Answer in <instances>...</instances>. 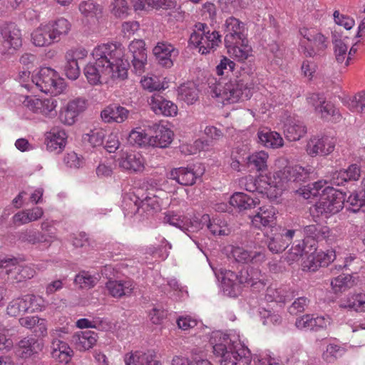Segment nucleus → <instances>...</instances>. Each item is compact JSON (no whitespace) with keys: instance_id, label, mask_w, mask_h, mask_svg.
<instances>
[{"instance_id":"nucleus-1","label":"nucleus","mask_w":365,"mask_h":365,"mask_svg":"<svg viewBox=\"0 0 365 365\" xmlns=\"http://www.w3.org/2000/svg\"><path fill=\"white\" fill-rule=\"evenodd\" d=\"M92 56L95 63H89L84 68V75L91 85L101 83L103 76L123 80L128 76L129 63L123 59L121 48L114 43H104L96 46Z\"/></svg>"},{"instance_id":"nucleus-2","label":"nucleus","mask_w":365,"mask_h":365,"mask_svg":"<svg viewBox=\"0 0 365 365\" xmlns=\"http://www.w3.org/2000/svg\"><path fill=\"white\" fill-rule=\"evenodd\" d=\"M241 70L240 76L230 78L227 81L221 78L216 83V80L212 79L209 82L211 96L219 98L224 104L236 103L242 97L250 98L255 86L254 73L252 68L241 67Z\"/></svg>"},{"instance_id":"nucleus-3","label":"nucleus","mask_w":365,"mask_h":365,"mask_svg":"<svg viewBox=\"0 0 365 365\" xmlns=\"http://www.w3.org/2000/svg\"><path fill=\"white\" fill-rule=\"evenodd\" d=\"M213 353L220 365H250L251 355L248 349L240 343L232 342L229 336L214 332L210 340Z\"/></svg>"},{"instance_id":"nucleus-4","label":"nucleus","mask_w":365,"mask_h":365,"mask_svg":"<svg viewBox=\"0 0 365 365\" xmlns=\"http://www.w3.org/2000/svg\"><path fill=\"white\" fill-rule=\"evenodd\" d=\"M222 280V290L225 294L236 297L242 292V287H251L256 291L262 289L266 283L259 269L248 267L239 274L231 270H225Z\"/></svg>"},{"instance_id":"nucleus-5","label":"nucleus","mask_w":365,"mask_h":365,"mask_svg":"<svg viewBox=\"0 0 365 365\" xmlns=\"http://www.w3.org/2000/svg\"><path fill=\"white\" fill-rule=\"evenodd\" d=\"M0 275L4 280L12 282H21L34 277V270L29 267L19 264L18 258L5 256L0 258Z\"/></svg>"},{"instance_id":"nucleus-6","label":"nucleus","mask_w":365,"mask_h":365,"mask_svg":"<svg viewBox=\"0 0 365 365\" xmlns=\"http://www.w3.org/2000/svg\"><path fill=\"white\" fill-rule=\"evenodd\" d=\"M31 83L35 84L41 91L57 96L65 88L63 80L57 72L48 67L41 68L38 73L32 77Z\"/></svg>"},{"instance_id":"nucleus-7","label":"nucleus","mask_w":365,"mask_h":365,"mask_svg":"<svg viewBox=\"0 0 365 365\" xmlns=\"http://www.w3.org/2000/svg\"><path fill=\"white\" fill-rule=\"evenodd\" d=\"M345 197L341 192L327 186L322 190L319 201L316 203V210L321 215H334L344 207Z\"/></svg>"},{"instance_id":"nucleus-8","label":"nucleus","mask_w":365,"mask_h":365,"mask_svg":"<svg viewBox=\"0 0 365 365\" xmlns=\"http://www.w3.org/2000/svg\"><path fill=\"white\" fill-rule=\"evenodd\" d=\"M313 170L311 167L304 168L299 165L286 166L282 170L276 173L275 178L284 182H306L313 175Z\"/></svg>"},{"instance_id":"nucleus-9","label":"nucleus","mask_w":365,"mask_h":365,"mask_svg":"<svg viewBox=\"0 0 365 365\" xmlns=\"http://www.w3.org/2000/svg\"><path fill=\"white\" fill-rule=\"evenodd\" d=\"M252 225L259 230L265 227H273L276 225V213L273 207H256L254 211L248 214Z\"/></svg>"},{"instance_id":"nucleus-10","label":"nucleus","mask_w":365,"mask_h":365,"mask_svg":"<svg viewBox=\"0 0 365 365\" xmlns=\"http://www.w3.org/2000/svg\"><path fill=\"white\" fill-rule=\"evenodd\" d=\"M244 31V24L239 19L233 16L227 19L224 24L225 46L242 42V39L246 38Z\"/></svg>"},{"instance_id":"nucleus-11","label":"nucleus","mask_w":365,"mask_h":365,"mask_svg":"<svg viewBox=\"0 0 365 365\" xmlns=\"http://www.w3.org/2000/svg\"><path fill=\"white\" fill-rule=\"evenodd\" d=\"M335 147V140L329 136L312 137L307 144L306 150L309 155H327L331 153Z\"/></svg>"},{"instance_id":"nucleus-12","label":"nucleus","mask_w":365,"mask_h":365,"mask_svg":"<svg viewBox=\"0 0 365 365\" xmlns=\"http://www.w3.org/2000/svg\"><path fill=\"white\" fill-rule=\"evenodd\" d=\"M24 105L34 113H41L43 115H55V108L57 106V100L53 98L39 99L36 98L26 97Z\"/></svg>"},{"instance_id":"nucleus-13","label":"nucleus","mask_w":365,"mask_h":365,"mask_svg":"<svg viewBox=\"0 0 365 365\" xmlns=\"http://www.w3.org/2000/svg\"><path fill=\"white\" fill-rule=\"evenodd\" d=\"M86 107L87 101L84 98H77L70 101L64 110L60 112V120L66 125L74 124L78 116L86 109Z\"/></svg>"},{"instance_id":"nucleus-14","label":"nucleus","mask_w":365,"mask_h":365,"mask_svg":"<svg viewBox=\"0 0 365 365\" xmlns=\"http://www.w3.org/2000/svg\"><path fill=\"white\" fill-rule=\"evenodd\" d=\"M88 55V51L84 48L70 50L65 56L66 63L64 72L68 78L76 80L80 75L78 60L83 59Z\"/></svg>"},{"instance_id":"nucleus-15","label":"nucleus","mask_w":365,"mask_h":365,"mask_svg":"<svg viewBox=\"0 0 365 365\" xmlns=\"http://www.w3.org/2000/svg\"><path fill=\"white\" fill-rule=\"evenodd\" d=\"M131 55V62L135 72L141 74L144 72L147 63V51L143 40H134L128 46Z\"/></svg>"},{"instance_id":"nucleus-16","label":"nucleus","mask_w":365,"mask_h":365,"mask_svg":"<svg viewBox=\"0 0 365 365\" xmlns=\"http://www.w3.org/2000/svg\"><path fill=\"white\" fill-rule=\"evenodd\" d=\"M67 135L65 130L58 127H55L46 134L45 143L46 148L50 152L59 153L66 144Z\"/></svg>"},{"instance_id":"nucleus-17","label":"nucleus","mask_w":365,"mask_h":365,"mask_svg":"<svg viewBox=\"0 0 365 365\" xmlns=\"http://www.w3.org/2000/svg\"><path fill=\"white\" fill-rule=\"evenodd\" d=\"M231 257L238 263H258L265 260V254L262 251H249L242 247H230Z\"/></svg>"},{"instance_id":"nucleus-18","label":"nucleus","mask_w":365,"mask_h":365,"mask_svg":"<svg viewBox=\"0 0 365 365\" xmlns=\"http://www.w3.org/2000/svg\"><path fill=\"white\" fill-rule=\"evenodd\" d=\"M106 287L112 297L121 298L130 296L135 287V284L131 279H110L106 282Z\"/></svg>"},{"instance_id":"nucleus-19","label":"nucleus","mask_w":365,"mask_h":365,"mask_svg":"<svg viewBox=\"0 0 365 365\" xmlns=\"http://www.w3.org/2000/svg\"><path fill=\"white\" fill-rule=\"evenodd\" d=\"M307 132V126L303 121L297 118L290 116L284 123V133L286 138L290 141L300 140Z\"/></svg>"},{"instance_id":"nucleus-20","label":"nucleus","mask_w":365,"mask_h":365,"mask_svg":"<svg viewBox=\"0 0 365 365\" xmlns=\"http://www.w3.org/2000/svg\"><path fill=\"white\" fill-rule=\"evenodd\" d=\"M151 109L156 114L173 116L177 114L178 107L173 102L165 100L162 96L155 94L148 101Z\"/></svg>"},{"instance_id":"nucleus-21","label":"nucleus","mask_w":365,"mask_h":365,"mask_svg":"<svg viewBox=\"0 0 365 365\" xmlns=\"http://www.w3.org/2000/svg\"><path fill=\"white\" fill-rule=\"evenodd\" d=\"M153 53L159 64L165 68H170L173 64L172 57L177 56L178 51L171 44L158 43L153 48Z\"/></svg>"},{"instance_id":"nucleus-22","label":"nucleus","mask_w":365,"mask_h":365,"mask_svg":"<svg viewBox=\"0 0 365 365\" xmlns=\"http://www.w3.org/2000/svg\"><path fill=\"white\" fill-rule=\"evenodd\" d=\"M168 178L176 181L180 185L190 186L195 183L198 175L191 168L180 167L172 169L168 174Z\"/></svg>"},{"instance_id":"nucleus-23","label":"nucleus","mask_w":365,"mask_h":365,"mask_svg":"<svg viewBox=\"0 0 365 365\" xmlns=\"http://www.w3.org/2000/svg\"><path fill=\"white\" fill-rule=\"evenodd\" d=\"M303 232L307 242L309 243L311 240V245H314L316 247V242L326 240L329 236L330 230L327 226L314 223L303 226Z\"/></svg>"},{"instance_id":"nucleus-24","label":"nucleus","mask_w":365,"mask_h":365,"mask_svg":"<svg viewBox=\"0 0 365 365\" xmlns=\"http://www.w3.org/2000/svg\"><path fill=\"white\" fill-rule=\"evenodd\" d=\"M0 33L9 46L17 48L21 45V32L14 23H5L0 28Z\"/></svg>"},{"instance_id":"nucleus-25","label":"nucleus","mask_w":365,"mask_h":365,"mask_svg":"<svg viewBox=\"0 0 365 365\" xmlns=\"http://www.w3.org/2000/svg\"><path fill=\"white\" fill-rule=\"evenodd\" d=\"M51 233H43L36 230H26L19 235V240L33 245H43L48 247L51 245Z\"/></svg>"},{"instance_id":"nucleus-26","label":"nucleus","mask_w":365,"mask_h":365,"mask_svg":"<svg viewBox=\"0 0 365 365\" xmlns=\"http://www.w3.org/2000/svg\"><path fill=\"white\" fill-rule=\"evenodd\" d=\"M124 361L126 365H161L153 351L128 354Z\"/></svg>"},{"instance_id":"nucleus-27","label":"nucleus","mask_w":365,"mask_h":365,"mask_svg":"<svg viewBox=\"0 0 365 365\" xmlns=\"http://www.w3.org/2000/svg\"><path fill=\"white\" fill-rule=\"evenodd\" d=\"M128 114L129 110L125 108L118 104H112L101 111V116L106 123H120L128 118Z\"/></svg>"},{"instance_id":"nucleus-28","label":"nucleus","mask_w":365,"mask_h":365,"mask_svg":"<svg viewBox=\"0 0 365 365\" xmlns=\"http://www.w3.org/2000/svg\"><path fill=\"white\" fill-rule=\"evenodd\" d=\"M97 336L93 331H81L72 336L71 341L78 350L82 351L92 348L97 341Z\"/></svg>"},{"instance_id":"nucleus-29","label":"nucleus","mask_w":365,"mask_h":365,"mask_svg":"<svg viewBox=\"0 0 365 365\" xmlns=\"http://www.w3.org/2000/svg\"><path fill=\"white\" fill-rule=\"evenodd\" d=\"M144 163L143 157L138 153H127L119 160V166L130 173L142 172Z\"/></svg>"},{"instance_id":"nucleus-30","label":"nucleus","mask_w":365,"mask_h":365,"mask_svg":"<svg viewBox=\"0 0 365 365\" xmlns=\"http://www.w3.org/2000/svg\"><path fill=\"white\" fill-rule=\"evenodd\" d=\"M155 135L150 138V143L158 148L168 147L173 140V133L171 130L160 125H154Z\"/></svg>"},{"instance_id":"nucleus-31","label":"nucleus","mask_w":365,"mask_h":365,"mask_svg":"<svg viewBox=\"0 0 365 365\" xmlns=\"http://www.w3.org/2000/svg\"><path fill=\"white\" fill-rule=\"evenodd\" d=\"M230 203L232 206L237 207L240 211H247L256 208L257 205H259L258 199H254L250 196L243 192H236L232 195L230 200Z\"/></svg>"},{"instance_id":"nucleus-32","label":"nucleus","mask_w":365,"mask_h":365,"mask_svg":"<svg viewBox=\"0 0 365 365\" xmlns=\"http://www.w3.org/2000/svg\"><path fill=\"white\" fill-rule=\"evenodd\" d=\"M46 24H41L31 34V41L36 46H48L56 42Z\"/></svg>"},{"instance_id":"nucleus-33","label":"nucleus","mask_w":365,"mask_h":365,"mask_svg":"<svg viewBox=\"0 0 365 365\" xmlns=\"http://www.w3.org/2000/svg\"><path fill=\"white\" fill-rule=\"evenodd\" d=\"M257 136L259 142L264 147L274 149L283 145V139L281 135L267 128L258 131Z\"/></svg>"},{"instance_id":"nucleus-34","label":"nucleus","mask_w":365,"mask_h":365,"mask_svg":"<svg viewBox=\"0 0 365 365\" xmlns=\"http://www.w3.org/2000/svg\"><path fill=\"white\" fill-rule=\"evenodd\" d=\"M178 94L180 101L188 105H192L197 101L199 91L195 83L189 81L179 86Z\"/></svg>"},{"instance_id":"nucleus-35","label":"nucleus","mask_w":365,"mask_h":365,"mask_svg":"<svg viewBox=\"0 0 365 365\" xmlns=\"http://www.w3.org/2000/svg\"><path fill=\"white\" fill-rule=\"evenodd\" d=\"M230 56L235 58L239 61H243L251 56L252 48L247 44V38L242 39V42H237L226 46Z\"/></svg>"},{"instance_id":"nucleus-36","label":"nucleus","mask_w":365,"mask_h":365,"mask_svg":"<svg viewBox=\"0 0 365 365\" xmlns=\"http://www.w3.org/2000/svg\"><path fill=\"white\" fill-rule=\"evenodd\" d=\"M339 307L356 312H365V294H354L341 299Z\"/></svg>"},{"instance_id":"nucleus-37","label":"nucleus","mask_w":365,"mask_h":365,"mask_svg":"<svg viewBox=\"0 0 365 365\" xmlns=\"http://www.w3.org/2000/svg\"><path fill=\"white\" fill-rule=\"evenodd\" d=\"M51 30L56 42H58L62 36L68 34L71 29V24L64 18L58 19L56 21H50L46 24Z\"/></svg>"},{"instance_id":"nucleus-38","label":"nucleus","mask_w":365,"mask_h":365,"mask_svg":"<svg viewBox=\"0 0 365 365\" xmlns=\"http://www.w3.org/2000/svg\"><path fill=\"white\" fill-rule=\"evenodd\" d=\"M344 205L347 210L354 213L365 207V187L361 190L352 192L344 202Z\"/></svg>"},{"instance_id":"nucleus-39","label":"nucleus","mask_w":365,"mask_h":365,"mask_svg":"<svg viewBox=\"0 0 365 365\" xmlns=\"http://www.w3.org/2000/svg\"><path fill=\"white\" fill-rule=\"evenodd\" d=\"M308 242L304 240L302 242L300 240H296L293 242V245L289 250L288 258L289 260L295 261L299 259V257L302 256L304 253L313 254L316 250L317 247H314V245L307 246Z\"/></svg>"},{"instance_id":"nucleus-40","label":"nucleus","mask_w":365,"mask_h":365,"mask_svg":"<svg viewBox=\"0 0 365 365\" xmlns=\"http://www.w3.org/2000/svg\"><path fill=\"white\" fill-rule=\"evenodd\" d=\"M39 344L37 341L31 337H26L18 344V354L21 358H29L37 352Z\"/></svg>"},{"instance_id":"nucleus-41","label":"nucleus","mask_w":365,"mask_h":365,"mask_svg":"<svg viewBox=\"0 0 365 365\" xmlns=\"http://www.w3.org/2000/svg\"><path fill=\"white\" fill-rule=\"evenodd\" d=\"M294 297V292H289L282 288L269 287L267 289L265 299L268 302L285 303Z\"/></svg>"},{"instance_id":"nucleus-42","label":"nucleus","mask_w":365,"mask_h":365,"mask_svg":"<svg viewBox=\"0 0 365 365\" xmlns=\"http://www.w3.org/2000/svg\"><path fill=\"white\" fill-rule=\"evenodd\" d=\"M268 155L264 151L253 153L247 158L248 167L251 170L264 172L267 168Z\"/></svg>"},{"instance_id":"nucleus-43","label":"nucleus","mask_w":365,"mask_h":365,"mask_svg":"<svg viewBox=\"0 0 365 365\" xmlns=\"http://www.w3.org/2000/svg\"><path fill=\"white\" fill-rule=\"evenodd\" d=\"M354 280L350 274H340L331 281L334 293L343 292L354 285Z\"/></svg>"},{"instance_id":"nucleus-44","label":"nucleus","mask_w":365,"mask_h":365,"mask_svg":"<svg viewBox=\"0 0 365 365\" xmlns=\"http://www.w3.org/2000/svg\"><path fill=\"white\" fill-rule=\"evenodd\" d=\"M204 46L200 48V52L202 54H207L210 53V49L218 46L221 43V36L216 31H210L208 29L203 34Z\"/></svg>"},{"instance_id":"nucleus-45","label":"nucleus","mask_w":365,"mask_h":365,"mask_svg":"<svg viewBox=\"0 0 365 365\" xmlns=\"http://www.w3.org/2000/svg\"><path fill=\"white\" fill-rule=\"evenodd\" d=\"M348 47L341 39H335L334 41V51L335 60L338 63L344 64L346 67L349 64L350 56L347 54Z\"/></svg>"},{"instance_id":"nucleus-46","label":"nucleus","mask_w":365,"mask_h":365,"mask_svg":"<svg viewBox=\"0 0 365 365\" xmlns=\"http://www.w3.org/2000/svg\"><path fill=\"white\" fill-rule=\"evenodd\" d=\"M326 182L317 181L307 185L300 187L296 192L302 195L304 199H309L312 197L321 196L319 191L324 190Z\"/></svg>"},{"instance_id":"nucleus-47","label":"nucleus","mask_w":365,"mask_h":365,"mask_svg":"<svg viewBox=\"0 0 365 365\" xmlns=\"http://www.w3.org/2000/svg\"><path fill=\"white\" fill-rule=\"evenodd\" d=\"M53 344V356L58 357L61 361L67 363L71 356L73 351L68 345L62 341L55 340Z\"/></svg>"},{"instance_id":"nucleus-48","label":"nucleus","mask_w":365,"mask_h":365,"mask_svg":"<svg viewBox=\"0 0 365 365\" xmlns=\"http://www.w3.org/2000/svg\"><path fill=\"white\" fill-rule=\"evenodd\" d=\"M205 225H206V227L210 232L215 236H227L231 232L227 225L220 220L214 219L211 221L209 218L208 221L205 222Z\"/></svg>"},{"instance_id":"nucleus-49","label":"nucleus","mask_w":365,"mask_h":365,"mask_svg":"<svg viewBox=\"0 0 365 365\" xmlns=\"http://www.w3.org/2000/svg\"><path fill=\"white\" fill-rule=\"evenodd\" d=\"M208 220V215H203L200 220L197 217H193L190 220L185 218L184 227H182L181 230L188 236H190V234L197 232L202 229L205 225V222Z\"/></svg>"},{"instance_id":"nucleus-50","label":"nucleus","mask_w":365,"mask_h":365,"mask_svg":"<svg viewBox=\"0 0 365 365\" xmlns=\"http://www.w3.org/2000/svg\"><path fill=\"white\" fill-rule=\"evenodd\" d=\"M335 252L328 251L327 252H320L315 257H312L311 262L313 265L309 267V269L314 270L317 267H327L335 259Z\"/></svg>"},{"instance_id":"nucleus-51","label":"nucleus","mask_w":365,"mask_h":365,"mask_svg":"<svg viewBox=\"0 0 365 365\" xmlns=\"http://www.w3.org/2000/svg\"><path fill=\"white\" fill-rule=\"evenodd\" d=\"M267 246L272 253L277 254L284 251L289 247V245L279 232L274 234V235L270 238Z\"/></svg>"},{"instance_id":"nucleus-52","label":"nucleus","mask_w":365,"mask_h":365,"mask_svg":"<svg viewBox=\"0 0 365 365\" xmlns=\"http://www.w3.org/2000/svg\"><path fill=\"white\" fill-rule=\"evenodd\" d=\"M235 66V63L232 61L223 56L216 66V73L219 76L228 77L231 73L232 74Z\"/></svg>"},{"instance_id":"nucleus-53","label":"nucleus","mask_w":365,"mask_h":365,"mask_svg":"<svg viewBox=\"0 0 365 365\" xmlns=\"http://www.w3.org/2000/svg\"><path fill=\"white\" fill-rule=\"evenodd\" d=\"M74 282L82 289H89L96 284V278L86 272H81L74 279Z\"/></svg>"},{"instance_id":"nucleus-54","label":"nucleus","mask_w":365,"mask_h":365,"mask_svg":"<svg viewBox=\"0 0 365 365\" xmlns=\"http://www.w3.org/2000/svg\"><path fill=\"white\" fill-rule=\"evenodd\" d=\"M111 13L117 18H125L130 10L125 0H115L110 5Z\"/></svg>"},{"instance_id":"nucleus-55","label":"nucleus","mask_w":365,"mask_h":365,"mask_svg":"<svg viewBox=\"0 0 365 365\" xmlns=\"http://www.w3.org/2000/svg\"><path fill=\"white\" fill-rule=\"evenodd\" d=\"M301 225L299 224L294 225L293 227H285L281 229L280 234L284 237V240L287 242L289 245L293 239L302 237Z\"/></svg>"},{"instance_id":"nucleus-56","label":"nucleus","mask_w":365,"mask_h":365,"mask_svg":"<svg viewBox=\"0 0 365 365\" xmlns=\"http://www.w3.org/2000/svg\"><path fill=\"white\" fill-rule=\"evenodd\" d=\"M349 108L354 112L365 113V92L356 94L349 103Z\"/></svg>"},{"instance_id":"nucleus-57","label":"nucleus","mask_w":365,"mask_h":365,"mask_svg":"<svg viewBox=\"0 0 365 365\" xmlns=\"http://www.w3.org/2000/svg\"><path fill=\"white\" fill-rule=\"evenodd\" d=\"M80 11L86 16H93L101 12V8L93 1L88 0L83 1L79 5Z\"/></svg>"},{"instance_id":"nucleus-58","label":"nucleus","mask_w":365,"mask_h":365,"mask_svg":"<svg viewBox=\"0 0 365 365\" xmlns=\"http://www.w3.org/2000/svg\"><path fill=\"white\" fill-rule=\"evenodd\" d=\"M305 33L307 31H304ZM301 34L304 38L309 41L310 46L315 47L317 51L323 50L325 47V37L321 34H316L314 35L304 34L302 31Z\"/></svg>"},{"instance_id":"nucleus-59","label":"nucleus","mask_w":365,"mask_h":365,"mask_svg":"<svg viewBox=\"0 0 365 365\" xmlns=\"http://www.w3.org/2000/svg\"><path fill=\"white\" fill-rule=\"evenodd\" d=\"M24 303L21 298L12 300L7 307V314L11 317H16L21 313L27 312L26 304Z\"/></svg>"},{"instance_id":"nucleus-60","label":"nucleus","mask_w":365,"mask_h":365,"mask_svg":"<svg viewBox=\"0 0 365 365\" xmlns=\"http://www.w3.org/2000/svg\"><path fill=\"white\" fill-rule=\"evenodd\" d=\"M316 111L321 113L322 118H327L331 115L337 119L339 117L337 110L334 105L329 102L322 103L319 106H316Z\"/></svg>"},{"instance_id":"nucleus-61","label":"nucleus","mask_w":365,"mask_h":365,"mask_svg":"<svg viewBox=\"0 0 365 365\" xmlns=\"http://www.w3.org/2000/svg\"><path fill=\"white\" fill-rule=\"evenodd\" d=\"M309 300L304 297H298L288 308V312L292 315L303 312L309 304Z\"/></svg>"},{"instance_id":"nucleus-62","label":"nucleus","mask_w":365,"mask_h":365,"mask_svg":"<svg viewBox=\"0 0 365 365\" xmlns=\"http://www.w3.org/2000/svg\"><path fill=\"white\" fill-rule=\"evenodd\" d=\"M135 205L138 207V208L142 207L145 210L148 208L152 210H158L160 207L158 198L155 195L152 197L146 196L143 199L136 200L135 202Z\"/></svg>"},{"instance_id":"nucleus-63","label":"nucleus","mask_w":365,"mask_h":365,"mask_svg":"<svg viewBox=\"0 0 365 365\" xmlns=\"http://www.w3.org/2000/svg\"><path fill=\"white\" fill-rule=\"evenodd\" d=\"M148 7L155 9H170L175 6V2L173 0H145Z\"/></svg>"},{"instance_id":"nucleus-64","label":"nucleus","mask_w":365,"mask_h":365,"mask_svg":"<svg viewBox=\"0 0 365 365\" xmlns=\"http://www.w3.org/2000/svg\"><path fill=\"white\" fill-rule=\"evenodd\" d=\"M172 365H212L208 360L207 359H200L195 361V364H192L188 358L181 356H175L172 359Z\"/></svg>"}]
</instances>
